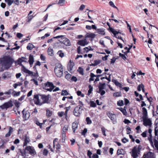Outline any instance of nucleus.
Wrapping results in <instances>:
<instances>
[{
    "label": "nucleus",
    "instance_id": "nucleus-1",
    "mask_svg": "<svg viewBox=\"0 0 158 158\" xmlns=\"http://www.w3.org/2000/svg\"><path fill=\"white\" fill-rule=\"evenodd\" d=\"M14 62V59L9 55L5 56L3 58V63L7 69L11 67Z\"/></svg>",
    "mask_w": 158,
    "mask_h": 158
},
{
    "label": "nucleus",
    "instance_id": "nucleus-2",
    "mask_svg": "<svg viewBox=\"0 0 158 158\" xmlns=\"http://www.w3.org/2000/svg\"><path fill=\"white\" fill-rule=\"evenodd\" d=\"M63 71V68L61 64H58L55 66L54 72L57 77H60L62 76Z\"/></svg>",
    "mask_w": 158,
    "mask_h": 158
},
{
    "label": "nucleus",
    "instance_id": "nucleus-3",
    "mask_svg": "<svg viewBox=\"0 0 158 158\" xmlns=\"http://www.w3.org/2000/svg\"><path fill=\"white\" fill-rule=\"evenodd\" d=\"M44 89L50 92H51L55 86L52 83L47 81L44 84Z\"/></svg>",
    "mask_w": 158,
    "mask_h": 158
},
{
    "label": "nucleus",
    "instance_id": "nucleus-4",
    "mask_svg": "<svg viewBox=\"0 0 158 158\" xmlns=\"http://www.w3.org/2000/svg\"><path fill=\"white\" fill-rule=\"evenodd\" d=\"M62 37L61 40L58 39V40L61 44H63L66 46H69L71 45V43L69 40L67 38L64 37Z\"/></svg>",
    "mask_w": 158,
    "mask_h": 158
},
{
    "label": "nucleus",
    "instance_id": "nucleus-5",
    "mask_svg": "<svg viewBox=\"0 0 158 158\" xmlns=\"http://www.w3.org/2000/svg\"><path fill=\"white\" fill-rule=\"evenodd\" d=\"M143 124L145 126H149V127L151 126L152 124V121L150 118H148V117L142 118Z\"/></svg>",
    "mask_w": 158,
    "mask_h": 158
},
{
    "label": "nucleus",
    "instance_id": "nucleus-6",
    "mask_svg": "<svg viewBox=\"0 0 158 158\" xmlns=\"http://www.w3.org/2000/svg\"><path fill=\"white\" fill-rule=\"evenodd\" d=\"M82 109L81 108V106H77L74 109L73 113L76 116H79L82 113Z\"/></svg>",
    "mask_w": 158,
    "mask_h": 158
},
{
    "label": "nucleus",
    "instance_id": "nucleus-7",
    "mask_svg": "<svg viewBox=\"0 0 158 158\" xmlns=\"http://www.w3.org/2000/svg\"><path fill=\"white\" fill-rule=\"evenodd\" d=\"M26 151L29 152V153L31 155H34L36 153L33 147L31 146L26 147L25 148L24 154L26 153Z\"/></svg>",
    "mask_w": 158,
    "mask_h": 158
},
{
    "label": "nucleus",
    "instance_id": "nucleus-8",
    "mask_svg": "<svg viewBox=\"0 0 158 158\" xmlns=\"http://www.w3.org/2000/svg\"><path fill=\"white\" fill-rule=\"evenodd\" d=\"M13 106L12 101H9L4 103L3 105L0 106L1 108L2 109H7L8 108L11 107Z\"/></svg>",
    "mask_w": 158,
    "mask_h": 158
},
{
    "label": "nucleus",
    "instance_id": "nucleus-9",
    "mask_svg": "<svg viewBox=\"0 0 158 158\" xmlns=\"http://www.w3.org/2000/svg\"><path fill=\"white\" fill-rule=\"evenodd\" d=\"M89 43V41H87L86 40V38H84L82 40H79L77 44L80 46H85L88 44Z\"/></svg>",
    "mask_w": 158,
    "mask_h": 158
},
{
    "label": "nucleus",
    "instance_id": "nucleus-10",
    "mask_svg": "<svg viewBox=\"0 0 158 158\" xmlns=\"http://www.w3.org/2000/svg\"><path fill=\"white\" fill-rule=\"evenodd\" d=\"M107 115L111 120L113 121V123H114L116 122L115 119V115L114 114L110 113V112L108 111L107 112Z\"/></svg>",
    "mask_w": 158,
    "mask_h": 158
},
{
    "label": "nucleus",
    "instance_id": "nucleus-11",
    "mask_svg": "<svg viewBox=\"0 0 158 158\" xmlns=\"http://www.w3.org/2000/svg\"><path fill=\"white\" fill-rule=\"evenodd\" d=\"M34 100L35 103L36 105L41 106L43 104V103H42V102H41L40 100L39 99V96L37 95H34Z\"/></svg>",
    "mask_w": 158,
    "mask_h": 158
},
{
    "label": "nucleus",
    "instance_id": "nucleus-12",
    "mask_svg": "<svg viewBox=\"0 0 158 158\" xmlns=\"http://www.w3.org/2000/svg\"><path fill=\"white\" fill-rule=\"evenodd\" d=\"M23 117L25 120H27L30 117V113L28 111H25L24 109L22 111Z\"/></svg>",
    "mask_w": 158,
    "mask_h": 158
},
{
    "label": "nucleus",
    "instance_id": "nucleus-13",
    "mask_svg": "<svg viewBox=\"0 0 158 158\" xmlns=\"http://www.w3.org/2000/svg\"><path fill=\"white\" fill-rule=\"evenodd\" d=\"M132 156L133 158H136L138 156L137 147H134L132 150Z\"/></svg>",
    "mask_w": 158,
    "mask_h": 158
},
{
    "label": "nucleus",
    "instance_id": "nucleus-14",
    "mask_svg": "<svg viewBox=\"0 0 158 158\" xmlns=\"http://www.w3.org/2000/svg\"><path fill=\"white\" fill-rule=\"evenodd\" d=\"M41 98L43 100L42 103H48L49 100V98L48 96L44 95H41Z\"/></svg>",
    "mask_w": 158,
    "mask_h": 158
},
{
    "label": "nucleus",
    "instance_id": "nucleus-15",
    "mask_svg": "<svg viewBox=\"0 0 158 158\" xmlns=\"http://www.w3.org/2000/svg\"><path fill=\"white\" fill-rule=\"evenodd\" d=\"M74 65V63L73 61H72L70 60L69 61V63L67 65V69L69 71H70L72 70L73 66Z\"/></svg>",
    "mask_w": 158,
    "mask_h": 158
},
{
    "label": "nucleus",
    "instance_id": "nucleus-16",
    "mask_svg": "<svg viewBox=\"0 0 158 158\" xmlns=\"http://www.w3.org/2000/svg\"><path fill=\"white\" fill-rule=\"evenodd\" d=\"M34 62V60L33 57V55L30 54L29 55V60L28 62L31 65H31L33 64V63Z\"/></svg>",
    "mask_w": 158,
    "mask_h": 158
},
{
    "label": "nucleus",
    "instance_id": "nucleus-17",
    "mask_svg": "<svg viewBox=\"0 0 158 158\" xmlns=\"http://www.w3.org/2000/svg\"><path fill=\"white\" fill-rule=\"evenodd\" d=\"M107 24L109 27L108 30H109V31L112 32L114 35H116V33H117V31L110 27V24L109 23L107 22Z\"/></svg>",
    "mask_w": 158,
    "mask_h": 158
},
{
    "label": "nucleus",
    "instance_id": "nucleus-18",
    "mask_svg": "<svg viewBox=\"0 0 158 158\" xmlns=\"http://www.w3.org/2000/svg\"><path fill=\"white\" fill-rule=\"evenodd\" d=\"M95 35L92 33H87L85 35V38L88 37V38H90L92 39L94 38L95 37Z\"/></svg>",
    "mask_w": 158,
    "mask_h": 158
},
{
    "label": "nucleus",
    "instance_id": "nucleus-19",
    "mask_svg": "<svg viewBox=\"0 0 158 158\" xmlns=\"http://www.w3.org/2000/svg\"><path fill=\"white\" fill-rule=\"evenodd\" d=\"M126 152L123 149H118L117 151V154L118 155H124Z\"/></svg>",
    "mask_w": 158,
    "mask_h": 158
},
{
    "label": "nucleus",
    "instance_id": "nucleus-20",
    "mask_svg": "<svg viewBox=\"0 0 158 158\" xmlns=\"http://www.w3.org/2000/svg\"><path fill=\"white\" fill-rule=\"evenodd\" d=\"M142 112L143 116L142 118L148 117V112L146 109L145 107L142 108Z\"/></svg>",
    "mask_w": 158,
    "mask_h": 158
},
{
    "label": "nucleus",
    "instance_id": "nucleus-21",
    "mask_svg": "<svg viewBox=\"0 0 158 158\" xmlns=\"http://www.w3.org/2000/svg\"><path fill=\"white\" fill-rule=\"evenodd\" d=\"M30 141V139L29 138L26 136L24 139V142L23 144V147L26 146L27 143Z\"/></svg>",
    "mask_w": 158,
    "mask_h": 158
},
{
    "label": "nucleus",
    "instance_id": "nucleus-22",
    "mask_svg": "<svg viewBox=\"0 0 158 158\" xmlns=\"http://www.w3.org/2000/svg\"><path fill=\"white\" fill-rule=\"evenodd\" d=\"M117 109L120 110L124 115L127 116V113L126 110L124 108H123L122 107H119Z\"/></svg>",
    "mask_w": 158,
    "mask_h": 158
},
{
    "label": "nucleus",
    "instance_id": "nucleus-23",
    "mask_svg": "<svg viewBox=\"0 0 158 158\" xmlns=\"http://www.w3.org/2000/svg\"><path fill=\"white\" fill-rule=\"evenodd\" d=\"M39 76L37 70H36L35 73L33 72L32 74L31 75V77L32 79H37Z\"/></svg>",
    "mask_w": 158,
    "mask_h": 158
},
{
    "label": "nucleus",
    "instance_id": "nucleus-24",
    "mask_svg": "<svg viewBox=\"0 0 158 158\" xmlns=\"http://www.w3.org/2000/svg\"><path fill=\"white\" fill-rule=\"evenodd\" d=\"M78 125L77 123L76 122H74L73 123L72 125V128L73 130V131L74 133L76 131V129L77 128Z\"/></svg>",
    "mask_w": 158,
    "mask_h": 158
},
{
    "label": "nucleus",
    "instance_id": "nucleus-25",
    "mask_svg": "<svg viewBox=\"0 0 158 158\" xmlns=\"http://www.w3.org/2000/svg\"><path fill=\"white\" fill-rule=\"evenodd\" d=\"M112 81L117 86L121 88L122 87V85L117 80H112Z\"/></svg>",
    "mask_w": 158,
    "mask_h": 158
},
{
    "label": "nucleus",
    "instance_id": "nucleus-26",
    "mask_svg": "<svg viewBox=\"0 0 158 158\" xmlns=\"http://www.w3.org/2000/svg\"><path fill=\"white\" fill-rule=\"evenodd\" d=\"M13 128L11 127H9V131L8 132L6 133L5 135V136L6 137H8L9 136H10L11 135V134L13 132Z\"/></svg>",
    "mask_w": 158,
    "mask_h": 158
},
{
    "label": "nucleus",
    "instance_id": "nucleus-27",
    "mask_svg": "<svg viewBox=\"0 0 158 158\" xmlns=\"http://www.w3.org/2000/svg\"><path fill=\"white\" fill-rule=\"evenodd\" d=\"M47 52L49 55L53 56L54 55L53 50L52 49L49 48L48 49Z\"/></svg>",
    "mask_w": 158,
    "mask_h": 158
},
{
    "label": "nucleus",
    "instance_id": "nucleus-28",
    "mask_svg": "<svg viewBox=\"0 0 158 158\" xmlns=\"http://www.w3.org/2000/svg\"><path fill=\"white\" fill-rule=\"evenodd\" d=\"M129 48H128V47H126L124 48V49H127V50L126 52H124V53L125 54V55H126L127 56V53L130 52V50L131 49V48H132V45H129Z\"/></svg>",
    "mask_w": 158,
    "mask_h": 158
},
{
    "label": "nucleus",
    "instance_id": "nucleus-29",
    "mask_svg": "<svg viewBox=\"0 0 158 158\" xmlns=\"http://www.w3.org/2000/svg\"><path fill=\"white\" fill-rule=\"evenodd\" d=\"M85 51L84 52H86V53H88L89 51H92L93 49L90 46H89L88 47H85L83 48Z\"/></svg>",
    "mask_w": 158,
    "mask_h": 158
},
{
    "label": "nucleus",
    "instance_id": "nucleus-30",
    "mask_svg": "<svg viewBox=\"0 0 158 158\" xmlns=\"http://www.w3.org/2000/svg\"><path fill=\"white\" fill-rule=\"evenodd\" d=\"M113 96L114 97H119L121 96V92H116L113 94Z\"/></svg>",
    "mask_w": 158,
    "mask_h": 158
},
{
    "label": "nucleus",
    "instance_id": "nucleus-31",
    "mask_svg": "<svg viewBox=\"0 0 158 158\" xmlns=\"http://www.w3.org/2000/svg\"><path fill=\"white\" fill-rule=\"evenodd\" d=\"M117 33H116V35H114V36L116 37V38H117L118 39H120V40H122L124 42V40L122 38V37H121V36H120V37H117V35L118 34H121L122 35H124V34L123 33H121V32H119V31H117Z\"/></svg>",
    "mask_w": 158,
    "mask_h": 158
},
{
    "label": "nucleus",
    "instance_id": "nucleus-32",
    "mask_svg": "<svg viewBox=\"0 0 158 158\" xmlns=\"http://www.w3.org/2000/svg\"><path fill=\"white\" fill-rule=\"evenodd\" d=\"M117 33H116V35H114V36L116 37V38H117L118 39H120V40H122L124 42V40L122 38V37H121V36H120V37H117V35L118 34H121L122 35H124V34L123 33H121V32H119V31H117Z\"/></svg>",
    "mask_w": 158,
    "mask_h": 158
},
{
    "label": "nucleus",
    "instance_id": "nucleus-33",
    "mask_svg": "<svg viewBox=\"0 0 158 158\" xmlns=\"http://www.w3.org/2000/svg\"><path fill=\"white\" fill-rule=\"evenodd\" d=\"M106 130H107V129H106L104 127H101L102 133V135L105 136H106Z\"/></svg>",
    "mask_w": 158,
    "mask_h": 158
},
{
    "label": "nucleus",
    "instance_id": "nucleus-34",
    "mask_svg": "<svg viewBox=\"0 0 158 158\" xmlns=\"http://www.w3.org/2000/svg\"><path fill=\"white\" fill-rule=\"evenodd\" d=\"M106 86V84L105 83L102 84L99 83V92H100V90H102L105 88Z\"/></svg>",
    "mask_w": 158,
    "mask_h": 158
},
{
    "label": "nucleus",
    "instance_id": "nucleus-35",
    "mask_svg": "<svg viewBox=\"0 0 158 158\" xmlns=\"http://www.w3.org/2000/svg\"><path fill=\"white\" fill-rule=\"evenodd\" d=\"M77 71L80 74L82 75H84V70L81 67H80L78 68V69L77 70Z\"/></svg>",
    "mask_w": 158,
    "mask_h": 158
},
{
    "label": "nucleus",
    "instance_id": "nucleus-36",
    "mask_svg": "<svg viewBox=\"0 0 158 158\" xmlns=\"http://www.w3.org/2000/svg\"><path fill=\"white\" fill-rule=\"evenodd\" d=\"M89 104L90 105V106L91 107H94L96 106V104L93 101H90Z\"/></svg>",
    "mask_w": 158,
    "mask_h": 158
},
{
    "label": "nucleus",
    "instance_id": "nucleus-37",
    "mask_svg": "<svg viewBox=\"0 0 158 158\" xmlns=\"http://www.w3.org/2000/svg\"><path fill=\"white\" fill-rule=\"evenodd\" d=\"M8 72H5L2 75V77L4 79H5L6 78L10 77L8 76Z\"/></svg>",
    "mask_w": 158,
    "mask_h": 158
},
{
    "label": "nucleus",
    "instance_id": "nucleus-38",
    "mask_svg": "<svg viewBox=\"0 0 158 158\" xmlns=\"http://www.w3.org/2000/svg\"><path fill=\"white\" fill-rule=\"evenodd\" d=\"M5 2L7 3L9 6H10L14 2V1L13 0H5Z\"/></svg>",
    "mask_w": 158,
    "mask_h": 158
},
{
    "label": "nucleus",
    "instance_id": "nucleus-39",
    "mask_svg": "<svg viewBox=\"0 0 158 158\" xmlns=\"http://www.w3.org/2000/svg\"><path fill=\"white\" fill-rule=\"evenodd\" d=\"M147 155L148 156V158H155L154 156V154L152 152H150Z\"/></svg>",
    "mask_w": 158,
    "mask_h": 158
},
{
    "label": "nucleus",
    "instance_id": "nucleus-40",
    "mask_svg": "<svg viewBox=\"0 0 158 158\" xmlns=\"http://www.w3.org/2000/svg\"><path fill=\"white\" fill-rule=\"evenodd\" d=\"M147 155L148 156V158H155L154 156V154L152 152H150Z\"/></svg>",
    "mask_w": 158,
    "mask_h": 158
},
{
    "label": "nucleus",
    "instance_id": "nucleus-41",
    "mask_svg": "<svg viewBox=\"0 0 158 158\" xmlns=\"http://www.w3.org/2000/svg\"><path fill=\"white\" fill-rule=\"evenodd\" d=\"M57 54L59 55L60 57L62 58L64 56V53L62 52L61 50H60L58 51L57 53Z\"/></svg>",
    "mask_w": 158,
    "mask_h": 158
},
{
    "label": "nucleus",
    "instance_id": "nucleus-42",
    "mask_svg": "<svg viewBox=\"0 0 158 158\" xmlns=\"http://www.w3.org/2000/svg\"><path fill=\"white\" fill-rule=\"evenodd\" d=\"M67 73L66 74L65 76V78L66 79H70L71 77V75L68 73L67 71L65 72V73Z\"/></svg>",
    "mask_w": 158,
    "mask_h": 158
},
{
    "label": "nucleus",
    "instance_id": "nucleus-43",
    "mask_svg": "<svg viewBox=\"0 0 158 158\" xmlns=\"http://www.w3.org/2000/svg\"><path fill=\"white\" fill-rule=\"evenodd\" d=\"M108 148L107 147H104L102 149V151L103 154L105 155H106L108 153Z\"/></svg>",
    "mask_w": 158,
    "mask_h": 158
},
{
    "label": "nucleus",
    "instance_id": "nucleus-44",
    "mask_svg": "<svg viewBox=\"0 0 158 158\" xmlns=\"http://www.w3.org/2000/svg\"><path fill=\"white\" fill-rule=\"evenodd\" d=\"M117 104L118 106H123L124 105L123 101L122 100H119L117 102Z\"/></svg>",
    "mask_w": 158,
    "mask_h": 158
},
{
    "label": "nucleus",
    "instance_id": "nucleus-45",
    "mask_svg": "<svg viewBox=\"0 0 158 158\" xmlns=\"http://www.w3.org/2000/svg\"><path fill=\"white\" fill-rule=\"evenodd\" d=\"M61 94L62 96H66L69 94V93L66 90H63L61 92Z\"/></svg>",
    "mask_w": 158,
    "mask_h": 158
},
{
    "label": "nucleus",
    "instance_id": "nucleus-46",
    "mask_svg": "<svg viewBox=\"0 0 158 158\" xmlns=\"http://www.w3.org/2000/svg\"><path fill=\"white\" fill-rule=\"evenodd\" d=\"M69 126L67 125H65L63 128L62 132H66L68 129Z\"/></svg>",
    "mask_w": 158,
    "mask_h": 158
},
{
    "label": "nucleus",
    "instance_id": "nucleus-47",
    "mask_svg": "<svg viewBox=\"0 0 158 158\" xmlns=\"http://www.w3.org/2000/svg\"><path fill=\"white\" fill-rule=\"evenodd\" d=\"M52 114V111H50L49 110H46V116L48 117H50L51 116Z\"/></svg>",
    "mask_w": 158,
    "mask_h": 158
},
{
    "label": "nucleus",
    "instance_id": "nucleus-48",
    "mask_svg": "<svg viewBox=\"0 0 158 158\" xmlns=\"http://www.w3.org/2000/svg\"><path fill=\"white\" fill-rule=\"evenodd\" d=\"M89 90L88 91V95H90V94H91L93 89V87L91 86V85H89Z\"/></svg>",
    "mask_w": 158,
    "mask_h": 158
},
{
    "label": "nucleus",
    "instance_id": "nucleus-49",
    "mask_svg": "<svg viewBox=\"0 0 158 158\" xmlns=\"http://www.w3.org/2000/svg\"><path fill=\"white\" fill-rule=\"evenodd\" d=\"M119 56H121L123 59L124 60H126V59H127V57L126 56V55L124 54H122L121 53H119Z\"/></svg>",
    "mask_w": 158,
    "mask_h": 158
},
{
    "label": "nucleus",
    "instance_id": "nucleus-50",
    "mask_svg": "<svg viewBox=\"0 0 158 158\" xmlns=\"http://www.w3.org/2000/svg\"><path fill=\"white\" fill-rule=\"evenodd\" d=\"M154 141L155 147L158 149V141L156 139H154Z\"/></svg>",
    "mask_w": 158,
    "mask_h": 158
},
{
    "label": "nucleus",
    "instance_id": "nucleus-51",
    "mask_svg": "<svg viewBox=\"0 0 158 158\" xmlns=\"http://www.w3.org/2000/svg\"><path fill=\"white\" fill-rule=\"evenodd\" d=\"M81 47L80 46H78L77 49V52L78 54H83V53L81 52Z\"/></svg>",
    "mask_w": 158,
    "mask_h": 158
},
{
    "label": "nucleus",
    "instance_id": "nucleus-52",
    "mask_svg": "<svg viewBox=\"0 0 158 158\" xmlns=\"http://www.w3.org/2000/svg\"><path fill=\"white\" fill-rule=\"evenodd\" d=\"M109 4L110 5V6H112V7L115 8L117 10L118 9V7L114 5L113 2L112 1H110L109 2Z\"/></svg>",
    "mask_w": 158,
    "mask_h": 158
},
{
    "label": "nucleus",
    "instance_id": "nucleus-53",
    "mask_svg": "<svg viewBox=\"0 0 158 158\" xmlns=\"http://www.w3.org/2000/svg\"><path fill=\"white\" fill-rule=\"evenodd\" d=\"M77 94L78 96H81L82 97H84V94H82L81 92L80 91H77Z\"/></svg>",
    "mask_w": 158,
    "mask_h": 158
},
{
    "label": "nucleus",
    "instance_id": "nucleus-54",
    "mask_svg": "<svg viewBox=\"0 0 158 158\" xmlns=\"http://www.w3.org/2000/svg\"><path fill=\"white\" fill-rule=\"evenodd\" d=\"M86 120L87 124H90L92 123L89 117H87L86 119Z\"/></svg>",
    "mask_w": 158,
    "mask_h": 158
},
{
    "label": "nucleus",
    "instance_id": "nucleus-55",
    "mask_svg": "<svg viewBox=\"0 0 158 158\" xmlns=\"http://www.w3.org/2000/svg\"><path fill=\"white\" fill-rule=\"evenodd\" d=\"M91 29L96 30L98 32H99V28L97 29V27L95 25H92L91 26Z\"/></svg>",
    "mask_w": 158,
    "mask_h": 158
},
{
    "label": "nucleus",
    "instance_id": "nucleus-56",
    "mask_svg": "<svg viewBox=\"0 0 158 158\" xmlns=\"http://www.w3.org/2000/svg\"><path fill=\"white\" fill-rule=\"evenodd\" d=\"M17 37L19 38H20L23 36V35L20 33H17L16 34Z\"/></svg>",
    "mask_w": 158,
    "mask_h": 158
},
{
    "label": "nucleus",
    "instance_id": "nucleus-57",
    "mask_svg": "<svg viewBox=\"0 0 158 158\" xmlns=\"http://www.w3.org/2000/svg\"><path fill=\"white\" fill-rule=\"evenodd\" d=\"M157 126L155 127V136H157L158 129H157Z\"/></svg>",
    "mask_w": 158,
    "mask_h": 158
},
{
    "label": "nucleus",
    "instance_id": "nucleus-58",
    "mask_svg": "<svg viewBox=\"0 0 158 158\" xmlns=\"http://www.w3.org/2000/svg\"><path fill=\"white\" fill-rule=\"evenodd\" d=\"M64 35H58L56 36L53 37V39H57L58 38V39L59 38H60V40H61L62 37H63Z\"/></svg>",
    "mask_w": 158,
    "mask_h": 158
},
{
    "label": "nucleus",
    "instance_id": "nucleus-59",
    "mask_svg": "<svg viewBox=\"0 0 158 158\" xmlns=\"http://www.w3.org/2000/svg\"><path fill=\"white\" fill-rule=\"evenodd\" d=\"M28 69H27L25 67H23V68H22L21 71L23 72L26 73H27V71L28 70Z\"/></svg>",
    "mask_w": 158,
    "mask_h": 158
},
{
    "label": "nucleus",
    "instance_id": "nucleus-60",
    "mask_svg": "<svg viewBox=\"0 0 158 158\" xmlns=\"http://www.w3.org/2000/svg\"><path fill=\"white\" fill-rule=\"evenodd\" d=\"M40 58L42 60L45 61L46 60V58L45 56L42 54L40 55Z\"/></svg>",
    "mask_w": 158,
    "mask_h": 158
},
{
    "label": "nucleus",
    "instance_id": "nucleus-61",
    "mask_svg": "<svg viewBox=\"0 0 158 158\" xmlns=\"http://www.w3.org/2000/svg\"><path fill=\"white\" fill-rule=\"evenodd\" d=\"M143 137L145 138L147 136V131H145L141 134Z\"/></svg>",
    "mask_w": 158,
    "mask_h": 158
},
{
    "label": "nucleus",
    "instance_id": "nucleus-62",
    "mask_svg": "<svg viewBox=\"0 0 158 158\" xmlns=\"http://www.w3.org/2000/svg\"><path fill=\"white\" fill-rule=\"evenodd\" d=\"M20 104V103L17 101H16L15 103V106L18 108L19 107Z\"/></svg>",
    "mask_w": 158,
    "mask_h": 158
},
{
    "label": "nucleus",
    "instance_id": "nucleus-63",
    "mask_svg": "<svg viewBox=\"0 0 158 158\" xmlns=\"http://www.w3.org/2000/svg\"><path fill=\"white\" fill-rule=\"evenodd\" d=\"M48 151L46 149H44L43 154L44 156H47L48 154Z\"/></svg>",
    "mask_w": 158,
    "mask_h": 158
},
{
    "label": "nucleus",
    "instance_id": "nucleus-64",
    "mask_svg": "<svg viewBox=\"0 0 158 158\" xmlns=\"http://www.w3.org/2000/svg\"><path fill=\"white\" fill-rule=\"evenodd\" d=\"M33 72L28 70L26 73H27L28 74L27 75L31 76V75L32 74Z\"/></svg>",
    "mask_w": 158,
    "mask_h": 158
}]
</instances>
